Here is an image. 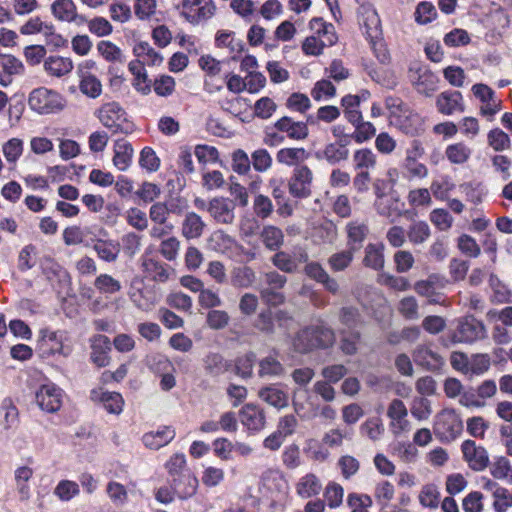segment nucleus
Listing matches in <instances>:
<instances>
[{
  "instance_id": "obj_41",
  "label": "nucleus",
  "mask_w": 512,
  "mask_h": 512,
  "mask_svg": "<svg viewBox=\"0 0 512 512\" xmlns=\"http://www.w3.org/2000/svg\"><path fill=\"white\" fill-rule=\"evenodd\" d=\"M384 249L383 243H369L365 248L364 265L374 270L382 269L385 263Z\"/></svg>"
},
{
  "instance_id": "obj_43",
  "label": "nucleus",
  "mask_w": 512,
  "mask_h": 512,
  "mask_svg": "<svg viewBox=\"0 0 512 512\" xmlns=\"http://www.w3.org/2000/svg\"><path fill=\"white\" fill-rule=\"evenodd\" d=\"M209 249L229 257L232 247H235V239L224 231L213 232L208 238Z\"/></svg>"
},
{
  "instance_id": "obj_17",
  "label": "nucleus",
  "mask_w": 512,
  "mask_h": 512,
  "mask_svg": "<svg viewBox=\"0 0 512 512\" xmlns=\"http://www.w3.org/2000/svg\"><path fill=\"white\" fill-rule=\"evenodd\" d=\"M62 390L54 384H45L36 393V403L45 412L54 413L62 405Z\"/></svg>"
},
{
  "instance_id": "obj_13",
  "label": "nucleus",
  "mask_w": 512,
  "mask_h": 512,
  "mask_svg": "<svg viewBox=\"0 0 512 512\" xmlns=\"http://www.w3.org/2000/svg\"><path fill=\"white\" fill-rule=\"evenodd\" d=\"M471 90L473 95L481 102L480 114L488 120H492L502 109V101L496 97L495 92L486 84H475Z\"/></svg>"
},
{
  "instance_id": "obj_38",
  "label": "nucleus",
  "mask_w": 512,
  "mask_h": 512,
  "mask_svg": "<svg viewBox=\"0 0 512 512\" xmlns=\"http://www.w3.org/2000/svg\"><path fill=\"white\" fill-rule=\"evenodd\" d=\"M143 271L147 277L157 282H166L169 278V270L165 264L144 255L142 257Z\"/></svg>"
},
{
  "instance_id": "obj_12",
  "label": "nucleus",
  "mask_w": 512,
  "mask_h": 512,
  "mask_svg": "<svg viewBox=\"0 0 512 512\" xmlns=\"http://www.w3.org/2000/svg\"><path fill=\"white\" fill-rule=\"evenodd\" d=\"M314 174L307 165H299L293 170L289 180V193L296 198H307L312 194Z\"/></svg>"
},
{
  "instance_id": "obj_28",
  "label": "nucleus",
  "mask_w": 512,
  "mask_h": 512,
  "mask_svg": "<svg viewBox=\"0 0 512 512\" xmlns=\"http://www.w3.org/2000/svg\"><path fill=\"white\" fill-rule=\"evenodd\" d=\"M275 128L286 133L287 136L293 140H304L309 134V129L305 122L294 121L292 118L287 116L277 120Z\"/></svg>"
},
{
  "instance_id": "obj_10",
  "label": "nucleus",
  "mask_w": 512,
  "mask_h": 512,
  "mask_svg": "<svg viewBox=\"0 0 512 512\" xmlns=\"http://www.w3.org/2000/svg\"><path fill=\"white\" fill-rule=\"evenodd\" d=\"M215 9L212 0H182L180 15L187 22L196 25L210 19Z\"/></svg>"
},
{
  "instance_id": "obj_46",
  "label": "nucleus",
  "mask_w": 512,
  "mask_h": 512,
  "mask_svg": "<svg viewBox=\"0 0 512 512\" xmlns=\"http://www.w3.org/2000/svg\"><path fill=\"white\" fill-rule=\"evenodd\" d=\"M308 158L304 148H282L276 154V160L286 166H299Z\"/></svg>"
},
{
  "instance_id": "obj_54",
  "label": "nucleus",
  "mask_w": 512,
  "mask_h": 512,
  "mask_svg": "<svg viewBox=\"0 0 512 512\" xmlns=\"http://www.w3.org/2000/svg\"><path fill=\"white\" fill-rule=\"evenodd\" d=\"M215 42L217 47L228 48L231 53H240L244 46L242 40L232 31H219Z\"/></svg>"
},
{
  "instance_id": "obj_52",
  "label": "nucleus",
  "mask_w": 512,
  "mask_h": 512,
  "mask_svg": "<svg viewBox=\"0 0 512 512\" xmlns=\"http://www.w3.org/2000/svg\"><path fill=\"white\" fill-rule=\"evenodd\" d=\"M79 79V89L85 96L96 99L102 94V83L94 74H85Z\"/></svg>"
},
{
  "instance_id": "obj_51",
  "label": "nucleus",
  "mask_w": 512,
  "mask_h": 512,
  "mask_svg": "<svg viewBox=\"0 0 512 512\" xmlns=\"http://www.w3.org/2000/svg\"><path fill=\"white\" fill-rule=\"evenodd\" d=\"M430 236L431 230L425 221H414L407 230V238L413 245L425 243Z\"/></svg>"
},
{
  "instance_id": "obj_50",
  "label": "nucleus",
  "mask_w": 512,
  "mask_h": 512,
  "mask_svg": "<svg viewBox=\"0 0 512 512\" xmlns=\"http://www.w3.org/2000/svg\"><path fill=\"white\" fill-rule=\"evenodd\" d=\"M256 279L254 270L248 266L235 267L231 271V283L234 287L248 288Z\"/></svg>"
},
{
  "instance_id": "obj_40",
  "label": "nucleus",
  "mask_w": 512,
  "mask_h": 512,
  "mask_svg": "<svg viewBox=\"0 0 512 512\" xmlns=\"http://www.w3.org/2000/svg\"><path fill=\"white\" fill-rule=\"evenodd\" d=\"M110 349L109 338L105 335H98L92 343L91 360L98 367H105L109 364V356L106 350Z\"/></svg>"
},
{
  "instance_id": "obj_57",
  "label": "nucleus",
  "mask_w": 512,
  "mask_h": 512,
  "mask_svg": "<svg viewBox=\"0 0 512 512\" xmlns=\"http://www.w3.org/2000/svg\"><path fill=\"white\" fill-rule=\"evenodd\" d=\"M385 107L388 111L389 123L400 118L401 115L409 112L411 108L399 97L388 96L385 99Z\"/></svg>"
},
{
  "instance_id": "obj_21",
  "label": "nucleus",
  "mask_w": 512,
  "mask_h": 512,
  "mask_svg": "<svg viewBox=\"0 0 512 512\" xmlns=\"http://www.w3.org/2000/svg\"><path fill=\"white\" fill-rule=\"evenodd\" d=\"M436 108L443 115H453L465 111L463 96L459 91H445L436 98Z\"/></svg>"
},
{
  "instance_id": "obj_16",
  "label": "nucleus",
  "mask_w": 512,
  "mask_h": 512,
  "mask_svg": "<svg viewBox=\"0 0 512 512\" xmlns=\"http://www.w3.org/2000/svg\"><path fill=\"white\" fill-rule=\"evenodd\" d=\"M234 200L226 197H214L208 202L207 211L220 224H232L235 219Z\"/></svg>"
},
{
  "instance_id": "obj_47",
  "label": "nucleus",
  "mask_w": 512,
  "mask_h": 512,
  "mask_svg": "<svg viewBox=\"0 0 512 512\" xmlns=\"http://www.w3.org/2000/svg\"><path fill=\"white\" fill-rule=\"evenodd\" d=\"M93 249L98 257L106 262L116 261L120 253L119 243L113 240H96Z\"/></svg>"
},
{
  "instance_id": "obj_22",
  "label": "nucleus",
  "mask_w": 512,
  "mask_h": 512,
  "mask_svg": "<svg viewBox=\"0 0 512 512\" xmlns=\"http://www.w3.org/2000/svg\"><path fill=\"white\" fill-rule=\"evenodd\" d=\"M91 400L102 407L110 414L119 415L123 411L124 399L120 393L105 391L102 388L91 391Z\"/></svg>"
},
{
  "instance_id": "obj_26",
  "label": "nucleus",
  "mask_w": 512,
  "mask_h": 512,
  "mask_svg": "<svg viewBox=\"0 0 512 512\" xmlns=\"http://www.w3.org/2000/svg\"><path fill=\"white\" fill-rule=\"evenodd\" d=\"M198 479L192 471H185L181 475L171 479V486L174 492L181 499L193 496L198 489Z\"/></svg>"
},
{
  "instance_id": "obj_24",
  "label": "nucleus",
  "mask_w": 512,
  "mask_h": 512,
  "mask_svg": "<svg viewBox=\"0 0 512 512\" xmlns=\"http://www.w3.org/2000/svg\"><path fill=\"white\" fill-rule=\"evenodd\" d=\"M74 69V62L70 57L50 55L43 61V70L54 78H62L69 75Z\"/></svg>"
},
{
  "instance_id": "obj_23",
  "label": "nucleus",
  "mask_w": 512,
  "mask_h": 512,
  "mask_svg": "<svg viewBox=\"0 0 512 512\" xmlns=\"http://www.w3.org/2000/svg\"><path fill=\"white\" fill-rule=\"evenodd\" d=\"M294 487L296 495L304 500L317 497L323 489L321 479L312 472L300 476Z\"/></svg>"
},
{
  "instance_id": "obj_37",
  "label": "nucleus",
  "mask_w": 512,
  "mask_h": 512,
  "mask_svg": "<svg viewBox=\"0 0 512 512\" xmlns=\"http://www.w3.org/2000/svg\"><path fill=\"white\" fill-rule=\"evenodd\" d=\"M96 50L98 55L108 63L122 64L125 61L123 50L110 40H100L96 44Z\"/></svg>"
},
{
  "instance_id": "obj_18",
  "label": "nucleus",
  "mask_w": 512,
  "mask_h": 512,
  "mask_svg": "<svg viewBox=\"0 0 512 512\" xmlns=\"http://www.w3.org/2000/svg\"><path fill=\"white\" fill-rule=\"evenodd\" d=\"M239 419L241 424L251 433L261 431L266 424L264 410L251 403L245 404L239 410Z\"/></svg>"
},
{
  "instance_id": "obj_14",
  "label": "nucleus",
  "mask_w": 512,
  "mask_h": 512,
  "mask_svg": "<svg viewBox=\"0 0 512 512\" xmlns=\"http://www.w3.org/2000/svg\"><path fill=\"white\" fill-rule=\"evenodd\" d=\"M53 18L61 23L84 25V15L78 13V8L73 0H54L50 5Z\"/></svg>"
},
{
  "instance_id": "obj_48",
  "label": "nucleus",
  "mask_w": 512,
  "mask_h": 512,
  "mask_svg": "<svg viewBox=\"0 0 512 512\" xmlns=\"http://www.w3.org/2000/svg\"><path fill=\"white\" fill-rule=\"evenodd\" d=\"M84 25H87L88 31L91 34L99 38L108 37L113 33V25L102 16H95L89 19L84 15Z\"/></svg>"
},
{
  "instance_id": "obj_62",
  "label": "nucleus",
  "mask_w": 512,
  "mask_h": 512,
  "mask_svg": "<svg viewBox=\"0 0 512 512\" xmlns=\"http://www.w3.org/2000/svg\"><path fill=\"white\" fill-rule=\"evenodd\" d=\"M284 374L283 365L274 357L267 356L259 363V375L264 376H281Z\"/></svg>"
},
{
  "instance_id": "obj_35",
  "label": "nucleus",
  "mask_w": 512,
  "mask_h": 512,
  "mask_svg": "<svg viewBox=\"0 0 512 512\" xmlns=\"http://www.w3.org/2000/svg\"><path fill=\"white\" fill-rule=\"evenodd\" d=\"M206 224L195 212H188L181 225L182 236L188 240L201 237Z\"/></svg>"
},
{
  "instance_id": "obj_30",
  "label": "nucleus",
  "mask_w": 512,
  "mask_h": 512,
  "mask_svg": "<svg viewBox=\"0 0 512 512\" xmlns=\"http://www.w3.org/2000/svg\"><path fill=\"white\" fill-rule=\"evenodd\" d=\"M134 61H139L145 66H160L163 63V56L157 52L148 42L140 41L133 47Z\"/></svg>"
},
{
  "instance_id": "obj_58",
  "label": "nucleus",
  "mask_w": 512,
  "mask_h": 512,
  "mask_svg": "<svg viewBox=\"0 0 512 512\" xmlns=\"http://www.w3.org/2000/svg\"><path fill=\"white\" fill-rule=\"evenodd\" d=\"M393 454L404 464H414L419 457L418 449L408 442H398L393 447Z\"/></svg>"
},
{
  "instance_id": "obj_20",
  "label": "nucleus",
  "mask_w": 512,
  "mask_h": 512,
  "mask_svg": "<svg viewBox=\"0 0 512 512\" xmlns=\"http://www.w3.org/2000/svg\"><path fill=\"white\" fill-rule=\"evenodd\" d=\"M414 362L428 371H436L443 367L444 358L429 345H418L413 351Z\"/></svg>"
},
{
  "instance_id": "obj_2",
  "label": "nucleus",
  "mask_w": 512,
  "mask_h": 512,
  "mask_svg": "<svg viewBox=\"0 0 512 512\" xmlns=\"http://www.w3.org/2000/svg\"><path fill=\"white\" fill-rule=\"evenodd\" d=\"M359 17L362 32L369 41L375 56L381 63H387L390 55L383 41L381 21L377 11L371 5H362Z\"/></svg>"
},
{
  "instance_id": "obj_27",
  "label": "nucleus",
  "mask_w": 512,
  "mask_h": 512,
  "mask_svg": "<svg viewBox=\"0 0 512 512\" xmlns=\"http://www.w3.org/2000/svg\"><path fill=\"white\" fill-rule=\"evenodd\" d=\"M112 162L119 171H127L131 166L134 156V149L131 143L125 139H118L113 145Z\"/></svg>"
},
{
  "instance_id": "obj_63",
  "label": "nucleus",
  "mask_w": 512,
  "mask_h": 512,
  "mask_svg": "<svg viewBox=\"0 0 512 512\" xmlns=\"http://www.w3.org/2000/svg\"><path fill=\"white\" fill-rule=\"evenodd\" d=\"M410 412L412 416L419 420H427L432 414L430 401L424 397L413 398L410 405Z\"/></svg>"
},
{
  "instance_id": "obj_7",
  "label": "nucleus",
  "mask_w": 512,
  "mask_h": 512,
  "mask_svg": "<svg viewBox=\"0 0 512 512\" xmlns=\"http://www.w3.org/2000/svg\"><path fill=\"white\" fill-rule=\"evenodd\" d=\"M66 333L58 330L53 331L43 328L39 331L36 348L43 358L59 354L67 357L71 353V349L64 344Z\"/></svg>"
},
{
  "instance_id": "obj_4",
  "label": "nucleus",
  "mask_w": 512,
  "mask_h": 512,
  "mask_svg": "<svg viewBox=\"0 0 512 512\" xmlns=\"http://www.w3.org/2000/svg\"><path fill=\"white\" fill-rule=\"evenodd\" d=\"M97 117L102 125L113 134H130L135 129L133 122L128 119L126 111L116 102L103 104L97 112Z\"/></svg>"
},
{
  "instance_id": "obj_45",
  "label": "nucleus",
  "mask_w": 512,
  "mask_h": 512,
  "mask_svg": "<svg viewBox=\"0 0 512 512\" xmlns=\"http://www.w3.org/2000/svg\"><path fill=\"white\" fill-rule=\"evenodd\" d=\"M346 232L349 246L357 247L358 249L366 239L369 228L366 222L355 220L346 225Z\"/></svg>"
},
{
  "instance_id": "obj_36",
  "label": "nucleus",
  "mask_w": 512,
  "mask_h": 512,
  "mask_svg": "<svg viewBox=\"0 0 512 512\" xmlns=\"http://www.w3.org/2000/svg\"><path fill=\"white\" fill-rule=\"evenodd\" d=\"M175 437V431L170 427H163L155 432L144 434L142 440L147 448L157 450L169 444Z\"/></svg>"
},
{
  "instance_id": "obj_3",
  "label": "nucleus",
  "mask_w": 512,
  "mask_h": 512,
  "mask_svg": "<svg viewBox=\"0 0 512 512\" xmlns=\"http://www.w3.org/2000/svg\"><path fill=\"white\" fill-rule=\"evenodd\" d=\"M334 340L333 330L319 322L300 330L293 340V347L299 353H307L315 348L329 347Z\"/></svg>"
},
{
  "instance_id": "obj_1",
  "label": "nucleus",
  "mask_w": 512,
  "mask_h": 512,
  "mask_svg": "<svg viewBox=\"0 0 512 512\" xmlns=\"http://www.w3.org/2000/svg\"><path fill=\"white\" fill-rule=\"evenodd\" d=\"M259 491L269 503L271 512H283L290 495L285 474L279 469H267L261 475Z\"/></svg>"
},
{
  "instance_id": "obj_33",
  "label": "nucleus",
  "mask_w": 512,
  "mask_h": 512,
  "mask_svg": "<svg viewBox=\"0 0 512 512\" xmlns=\"http://www.w3.org/2000/svg\"><path fill=\"white\" fill-rule=\"evenodd\" d=\"M472 148L463 141L449 144L444 151L446 159L453 165H464L472 157Z\"/></svg>"
},
{
  "instance_id": "obj_39",
  "label": "nucleus",
  "mask_w": 512,
  "mask_h": 512,
  "mask_svg": "<svg viewBox=\"0 0 512 512\" xmlns=\"http://www.w3.org/2000/svg\"><path fill=\"white\" fill-rule=\"evenodd\" d=\"M128 69L134 76L133 87L137 92L142 95H148L151 92V83L148 80L147 71L145 66L141 65L139 61H130Z\"/></svg>"
},
{
  "instance_id": "obj_53",
  "label": "nucleus",
  "mask_w": 512,
  "mask_h": 512,
  "mask_svg": "<svg viewBox=\"0 0 512 512\" xmlns=\"http://www.w3.org/2000/svg\"><path fill=\"white\" fill-rule=\"evenodd\" d=\"M312 236L315 242L331 244L337 238V227L333 222L325 220L314 228Z\"/></svg>"
},
{
  "instance_id": "obj_64",
  "label": "nucleus",
  "mask_w": 512,
  "mask_h": 512,
  "mask_svg": "<svg viewBox=\"0 0 512 512\" xmlns=\"http://www.w3.org/2000/svg\"><path fill=\"white\" fill-rule=\"evenodd\" d=\"M372 498L367 494L350 493L347 497V505L351 512H369L372 506Z\"/></svg>"
},
{
  "instance_id": "obj_55",
  "label": "nucleus",
  "mask_w": 512,
  "mask_h": 512,
  "mask_svg": "<svg viewBox=\"0 0 512 512\" xmlns=\"http://www.w3.org/2000/svg\"><path fill=\"white\" fill-rule=\"evenodd\" d=\"M487 144L496 152H502L510 148L509 135L500 128H493L487 134Z\"/></svg>"
},
{
  "instance_id": "obj_60",
  "label": "nucleus",
  "mask_w": 512,
  "mask_h": 512,
  "mask_svg": "<svg viewBox=\"0 0 512 512\" xmlns=\"http://www.w3.org/2000/svg\"><path fill=\"white\" fill-rule=\"evenodd\" d=\"M343 497L344 489L340 484L333 481L327 484L324 491V498L331 509L338 508L343 502Z\"/></svg>"
},
{
  "instance_id": "obj_56",
  "label": "nucleus",
  "mask_w": 512,
  "mask_h": 512,
  "mask_svg": "<svg viewBox=\"0 0 512 512\" xmlns=\"http://www.w3.org/2000/svg\"><path fill=\"white\" fill-rule=\"evenodd\" d=\"M394 496L395 488L391 482L382 480L376 484L374 497L381 508H386L393 500Z\"/></svg>"
},
{
  "instance_id": "obj_49",
  "label": "nucleus",
  "mask_w": 512,
  "mask_h": 512,
  "mask_svg": "<svg viewBox=\"0 0 512 512\" xmlns=\"http://www.w3.org/2000/svg\"><path fill=\"white\" fill-rule=\"evenodd\" d=\"M260 237L265 247L271 251H275L280 248L284 242L282 230L273 225L264 226L260 233Z\"/></svg>"
},
{
  "instance_id": "obj_9",
  "label": "nucleus",
  "mask_w": 512,
  "mask_h": 512,
  "mask_svg": "<svg viewBox=\"0 0 512 512\" xmlns=\"http://www.w3.org/2000/svg\"><path fill=\"white\" fill-rule=\"evenodd\" d=\"M408 78L415 90L427 97L438 89V76L420 63H412L409 66Z\"/></svg>"
},
{
  "instance_id": "obj_8",
  "label": "nucleus",
  "mask_w": 512,
  "mask_h": 512,
  "mask_svg": "<svg viewBox=\"0 0 512 512\" xmlns=\"http://www.w3.org/2000/svg\"><path fill=\"white\" fill-rule=\"evenodd\" d=\"M462 431V418L454 409L445 408L436 415L434 432L441 441H453Z\"/></svg>"
},
{
  "instance_id": "obj_32",
  "label": "nucleus",
  "mask_w": 512,
  "mask_h": 512,
  "mask_svg": "<svg viewBox=\"0 0 512 512\" xmlns=\"http://www.w3.org/2000/svg\"><path fill=\"white\" fill-rule=\"evenodd\" d=\"M378 157L370 148H359L353 152L352 165L355 171L372 172L377 166Z\"/></svg>"
},
{
  "instance_id": "obj_34",
  "label": "nucleus",
  "mask_w": 512,
  "mask_h": 512,
  "mask_svg": "<svg viewBox=\"0 0 512 512\" xmlns=\"http://www.w3.org/2000/svg\"><path fill=\"white\" fill-rule=\"evenodd\" d=\"M309 28L312 36L325 41L326 45H334L337 42L334 26L331 23L325 22L322 18H312L309 22Z\"/></svg>"
},
{
  "instance_id": "obj_19",
  "label": "nucleus",
  "mask_w": 512,
  "mask_h": 512,
  "mask_svg": "<svg viewBox=\"0 0 512 512\" xmlns=\"http://www.w3.org/2000/svg\"><path fill=\"white\" fill-rule=\"evenodd\" d=\"M347 140H338L329 142L321 150L315 153L318 160H324L330 165H336L346 161L349 158V149Z\"/></svg>"
},
{
  "instance_id": "obj_42",
  "label": "nucleus",
  "mask_w": 512,
  "mask_h": 512,
  "mask_svg": "<svg viewBox=\"0 0 512 512\" xmlns=\"http://www.w3.org/2000/svg\"><path fill=\"white\" fill-rule=\"evenodd\" d=\"M1 151L7 164L14 168L23 155L24 141L17 137L10 138L2 144Z\"/></svg>"
},
{
  "instance_id": "obj_11",
  "label": "nucleus",
  "mask_w": 512,
  "mask_h": 512,
  "mask_svg": "<svg viewBox=\"0 0 512 512\" xmlns=\"http://www.w3.org/2000/svg\"><path fill=\"white\" fill-rule=\"evenodd\" d=\"M447 284L448 280L445 276L438 273H432L426 279L415 282L414 290L418 295L426 297L429 303L441 304V291Z\"/></svg>"
},
{
  "instance_id": "obj_25",
  "label": "nucleus",
  "mask_w": 512,
  "mask_h": 512,
  "mask_svg": "<svg viewBox=\"0 0 512 512\" xmlns=\"http://www.w3.org/2000/svg\"><path fill=\"white\" fill-rule=\"evenodd\" d=\"M292 405L295 413L303 420H311L318 415V406L307 391L294 390Z\"/></svg>"
},
{
  "instance_id": "obj_44",
  "label": "nucleus",
  "mask_w": 512,
  "mask_h": 512,
  "mask_svg": "<svg viewBox=\"0 0 512 512\" xmlns=\"http://www.w3.org/2000/svg\"><path fill=\"white\" fill-rule=\"evenodd\" d=\"M441 493L434 483L424 484L418 494V501L424 508L437 509L440 505Z\"/></svg>"
},
{
  "instance_id": "obj_15",
  "label": "nucleus",
  "mask_w": 512,
  "mask_h": 512,
  "mask_svg": "<svg viewBox=\"0 0 512 512\" xmlns=\"http://www.w3.org/2000/svg\"><path fill=\"white\" fill-rule=\"evenodd\" d=\"M461 452L463 460L473 471L480 472L487 468L489 464L488 452L483 446L477 445L475 441L470 439L463 441Z\"/></svg>"
},
{
  "instance_id": "obj_5",
  "label": "nucleus",
  "mask_w": 512,
  "mask_h": 512,
  "mask_svg": "<svg viewBox=\"0 0 512 512\" xmlns=\"http://www.w3.org/2000/svg\"><path fill=\"white\" fill-rule=\"evenodd\" d=\"M488 336L485 324L473 316H465L456 320L455 328L449 338L453 344H473Z\"/></svg>"
},
{
  "instance_id": "obj_61",
  "label": "nucleus",
  "mask_w": 512,
  "mask_h": 512,
  "mask_svg": "<svg viewBox=\"0 0 512 512\" xmlns=\"http://www.w3.org/2000/svg\"><path fill=\"white\" fill-rule=\"evenodd\" d=\"M357 247H350L348 250L341 251L330 256L328 263L332 270L342 271L346 269L353 260L354 252Z\"/></svg>"
},
{
  "instance_id": "obj_29",
  "label": "nucleus",
  "mask_w": 512,
  "mask_h": 512,
  "mask_svg": "<svg viewBox=\"0 0 512 512\" xmlns=\"http://www.w3.org/2000/svg\"><path fill=\"white\" fill-rule=\"evenodd\" d=\"M406 135L415 136L423 131L422 117L412 109L391 124Z\"/></svg>"
},
{
  "instance_id": "obj_31",
  "label": "nucleus",
  "mask_w": 512,
  "mask_h": 512,
  "mask_svg": "<svg viewBox=\"0 0 512 512\" xmlns=\"http://www.w3.org/2000/svg\"><path fill=\"white\" fill-rule=\"evenodd\" d=\"M258 397L268 405L277 409L286 408L289 404L287 392L276 385H269L258 391Z\"/></svg>"
},
{
  "instance_id": "obj_6",
  "label": "nucleus",
  "mask_w": 512,
  "mask_h": 512,
  "mask_svg": "<svg viewBox=\"0 0 512 512\" xmlns=\"http://www.w3.org/2000/svg\"><path fill=\"white\" fill-rule=\"evenodd\" d=\"M28 105L36 113L47 115L62 111L66 106V99L55 90L39 87L30 92Z\"/></svg>"
},
{
  "instance_id": "obj_59",
  "label": "nucleus",
  "mask_w": 512,
  "mask_h": 512,
  "mask_svg": "<svg viewBox=\"0 0 512 512\" xmlns=\"http://www.w3.org/2000/svg\"><path fill=\"white\" fill-rule=\"evenodd\" d=\"M491 365V358L486 353H476L469 357L468 375H482Z\"/></svg>"
}]
</instances>
